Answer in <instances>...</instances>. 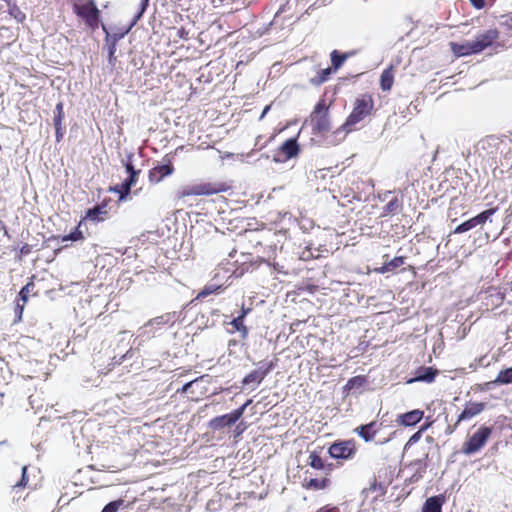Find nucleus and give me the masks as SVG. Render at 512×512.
Instances as JSON below:
<instances>
[{
  "instance_id": "1",
  "label": "nucleus",
  "mask_w": 512,
  "mask_h": 512,
  "mask_svg": "<svg viewBox=\"0 0 512 512\" xmlns=\"http://www.w3.org/2000/svg\"><path fill=\"white\" fill-rule=\"evenodd\" d=\"M372 109L373 100L371 96H363L361 98H357L354 103L352 112L347 117L342 126L336 130V133H339L340 131H344L345 133L353 131L355 125L361 122L366 116H368Z\"/></svg>"
},
{
  "instance_id": "2",
  "label": "nucleus",
  "mask_w": 512,
  "mask_h": 512,
  "mask_svg": "<svg viewBox=\"0 0 512 512\" xmlns=\"http://www.w3.org/2000/svg\"><path fill=\"white\" fill-rule=\"evenodd\" d=\"M492 427L481 426L468 440L463 444L462 453L472 455L479 452L487 443L492 434Z\"/></svg>"
},
{
  "instance_id": "3",
  "label": "nucleus",
  "mask_w": 512,
  "mask_h": 512,
  "mask_svg": "<svg viewBox=\"0 0 512 512\" xmlns=\"http://www.w3.org/2000/svg\"><path fill=\"white\" fill-rule=\"evenodd\" d=\"M311 123L314 133L324 134L331 129L328 107L324 100H321L316 104L311 114Z\"/></svg>"
},
{
  "instance_id": "4",
  "label": "nucleus",
  "mask_w": 512,
  "mask_h": 512,
  "mask_svg": "<svg viewBox=\"0 0 512 512\" xmlns=\"http://www.w3.org/2000/svg\"><path fill=\"white\" fill-rule=\"evenodd\" d=\"M252 403V400H247L242 406L235 409L229 414L214 417L208 423V426L212 430H221L225 427H230L235 424L244 414L245 409Z\"/></svg>"
},
{
  "instance_id": "5",
  "label": "nucleus",
  "mask_w": 512,
  "mask_h": 512,
  "mask_svg": "<svg viewBox=\"0 0 512 512\" xmlns=\"http://www.w3.org/2000/svg\"><path fill=\"white\" fill-rule=\"evenodd\" d=\"M227 190V186L223 183H200L184 188L179 192L178 197L198 195H213Z\"/></svg>"
},
{
  "instance_id": "6",
  "label": "nucleus",
  "mask_w": 512,
  "mask_h": 512,
  "mask_svg": "<svg viewBox=\"0 0 512 512\" xmlns=\"http://www.w3.org/2000/svg\"><path fill=\"white\" fill-rule=\"evenodd\" d=\"M74 12L81 18L85 19L86 24L91 28H97L99 22V10L94 0H89L88 3L79 5L74 3Z\"/></svg>"
},
{
  "instance_id": "7",
  "label": "nucleus",
  "mask_w": 512,
  "mask_h": 512,
  "mask_svg": "<svg viewBox=\"0 0 512 512\" xmlns=\"http://www.w3.org/2000/svg\"><path fill=\"white\" fill-rule=\"evenodd\" d=\"M502 144L503 141L499 137L490 135L477 143L476 151L484 157H494L500 151Z\"/></svg>"
},
{
  "instance_id": "8",
  "label": "nucleus",
  "mask_w": 512,
  "mask_h": 512,
  "mask_svg": "<svg viewBox=\"0 0 512 512\" xmlns=\"http://www.w3.org/2000/svg\"><path fill=\"white\" fill-rule=\"evenodd\" d=\"M299 145L295 138L287 139L279 148L278 153L274 155L273 161L276 163L285 162L288 159L296 157L299 153Z\"/></svg>"
},
{
  "instance_id": "9",
  "label": "nucleus",
  "mask_w": 512,
  "mask_h": 512,
  "mask_svg": "<svg viewBox=\"0 0 512 512\" xmlns=\"http://www.w3.org/2000/svg\"><path fill=\"white\" fill-rule=\"evenodd\" d=\"M355 444L353 441L336 442L329 447V454L335 459H350L355 454Z\"/></svg>"
},
{
  "instance_id": "10",
  "label": "nucleus",
  "mask_w": 512,
  "mask_h": 512,
  "mask_svg": "<svg viewBox=\"0 0 512 512\" xmlns=\"http://www.w3.org/2000/svg\"><path fill=\"white\" fill-rule=\"evenodd\" d=\"M499 33L495 29L487 30L475 37L473 41L474 49L477 53L483 51L485 48L491 46L498 38Z\"/></svg>"
},
{
  "instance_id": "11",
  "label": "nucleus",
  "mask_w": 512,
  "mask_h": 512,
  "mask_svg": "<svg viewBox=\"0 0 512 512\" xmlns=\"http://www.w3.org/2000/svg\"><path fill=\"white\" fill-rule=\"evenodd\" d=\"M485 408L486 404L483 402H468L463 411L459 414L456 424L472 419L483 412Z\"/></svg>"
},
{
  "instance_id": "12",
  "label": "nucleus",
  "mask_w": 512,
  "mask_h": 512,
  "mask_svg": "<svg viewBox=\"0 0 512 512\" xmlns=\"http://www.w3.org/2000/svg\"><path fill=\"white\" fill-rule=\"evenodd\" d=\"M381 424L377 421H372L368 424L360 425L355 428L354 432L358 434L365 442L373 440L376 433L380 430Z\"/></svg>"
},
{
  "instance_id": "13",
  "label": "nucleus",
  "mask_w": 512,
  "mask_h": 512,
  "mask_svg": "<svg viewBox=\"0 0 512 512\" xmlns=\"http://www.w3.org/2000/svg\"><path fill=\"white\" fill-rule=\"evenodd\" d=\"M174 167L171 162L157 165L149 173V179L151 182L159 183L164 177L169 176L173 173Z\"/></svg>"
},
{
  "instance_id": "14",
  "label": "nucleus",
  "mask_w": 512,
  "mask_h": 512,
  "mask_svg": "<svg viewBox=\"0 0 512 512\" xmlns=\"http://www.w3.org/2000/svg\"><path fill=\"white\" fill-rule=\"evenodd\" d=\"M424 412L419 409L398 415L397 422L403 426H414L421 421Z\"/></svg>"
},
{
  "instance_id": "15",
  "label": "nucleus",
  "mask_w": 512,
  "mask_h": 512,
  "mask_svg": "<svg viewBox=\"0 0 512 512\" xmlns=\"http://www.w3.org/2000/svg\"><path fill=\"white\" fill-rule=\"evenodd\" d=\"M437 375V370L433 367H420L414 378L407 381V383L413 382H426L431 383L434 381Z\"/></svg>"
},
{
  "instance_id": "16",
  "label": "nucleus",
  "mask_w": 512,
  "mask_h": 512,
  "mask_svg": "<svg viewBox=\"0 0 512 512\" xmlns=\"http://www.w3.org/2000/svg\"><path fill=\"white\" fill-rule=\"evenodd\" d=\"M451 50L458 57L477 54L473 46V41H467L462 44L451 43Z\"/></svg>"
},
{
  "instance_id": "17",
  "label": "nucleus",
  "mask_w": 512,
  "mask_h": 512,
  "mask_svg": "<svg viewBox=\"0 0 512 512\" xmlns=\"http://www.w3.org/2000/svg\"><path fill=\"white\" fill-rule=\"evenodd\" d=\"M176 321V315L175 313H167L158 317H155L151 319L146 325L147 327H155V328H161L164 325H173Z\"/></svg>"
},
{
  "instance_id": "18",
  "label": "nucleus",
  "mask_w": 512,
  "mask_h": 512,
  "mask_svg": "<svg viewBox=\"0 0 512 512\" xmlns=\"http://www.w3.org/2000/svg\"><path fill=\"white\" fill-rule=\"evenodd\" d=\"M444 501L445 499L442 495L430 497L425 501L422 512H442Z\"/></svg>"
},
{
  "instance_id": "19",
  "label": "nucleus",
  "mask_w": 512,
  "mask_h": 512,
  "mask_svg": "<svg viewBox=\"0 0 512 512\" xmlns=\"http://www.w3.org/2000/svg\"><path fill=\"white\" fill-rule=\"evenodd\" d=\"M137 175H129L120 186H116L114 191L119 193V198L122 200L125 196H127L131 190V187L136 183Z\"/></svg>"
},
{
  "instance_id": "20",
  "label": "nucleus",
  "mask_w": 512,
  "mask_h": 512,
  "mask_svg": "<svg viewBox=\"0 0 512 512\" xmlns=\"http://www.w3.org/2000/svg\"><path fill=\"white\" fill-rule=\"evenodd\" d=\"M512 384V367L501 370L497 377L488 383V385H508Z\"/></svg>"
},
{
  "instance_id": "21",
  "label": "nucleus",
  "mask_w": 512,
  "mask_h": 512,
  "mask_svg": "<svg viewBox=\"0 0 512 512\" xmlns=\"http://www.w3.org/2000/svg\"><path fill=\"white\" fill-rule=\"evenodd\" d=\"M394 82V74L392 67L385 69L380 77V87L383 91H389Z\"/></svg>"
},
{
  "instance_id": "22",
  "label": "nucleus",
  "mask_w": 512,
  "mask_h": 512,
  "mask_svg": "<svg viewBox=\"0 0 512 512\" xmlns=\"http://www.w3.org/2000/svg\"><path fill=\"white\" fill-rule=\"evenodd\" d=\"M427 458H428V454H426L423 459H418L411 463V466L415 467V473L412 476L413 479L418 480V479L422 478L423 474L426 472Z\"/></svg>"
},
{
  "instance_id": "23",
  "label": "nucleus",
  "mask_w": 512,
  "mask_h": 512,
  "mask_svg": "<svg viewBox=\"0 0 512 512\" xmlns=\"http://www.w3.org/2000/svg\"><path fill=\"white\" fill-rule=\"evenodd\" d=\"M348 57V53H340L338 50H333L330 54L333 70H338Z\"/></svg>"
},
{
  "instance_id": "24",
  "label": "nucleus",
  "mask_w": 512,
  "mask_h": 512,
  "mask_svg": "<svg viewBox=\"0 0 512 512\" xmlns=\"http://www.w3.org/2000/svg\"><path fill=\"white\" fill-rule=\"evenodd\" d=\"M402 207H403L402 202L397 197H395V198L391 199L386 204V206L384 207L385 215H387V214H391V215L398 214V213L401 212Z\"/></svg>"
},
{
  "instance_id": "25",
  "label": "nucleus",
  "mask_w": 512,
  "mask_h": 512,
  "mask_svg": "<svg viewBox=\"0 0 512 512\" xmlns=\"http://www.w3.org/2000/svg\"><path fill=\"white\" fill-rule=\"evenodd\" d=\"M277 358H274L271 361H261L258 363V368L256 371H259V373H263L262 377L263 379L276 367L277 365Z\"/></svg>"
},
{
  "instance_id": "26",
  "label": "nucleus",
  "mask_w": 512,
  "mask_h": 512,
  "mask_svg": "<svg viewBox=\"0 0 512 512\" xmlns=\"http://www.w3.org/2000/svg\"><path fill=\"white\" fill-rule=\"evenodd\" d=\"M102 214H106L105 206L96 205L93 208L87 210L86 219L99 221L102 220L100 217Z\"/></svg>"
},
{
  "instance_id": "27",
  "label": "nucleus",
  "mask_w": 512,
  "mask_h": 512,
  "mask_svg": "<svg viewBox=\"0 0 512 512\" xmlns=\"http://www.w3.org/2000/svg\"><path fill=\"white\" fill-rule=\"evenodd\" d=\"M262 374L263 373H259V371H256V369L251 371L243 378L242 384L246 386L250 384L259 385L264 380Z\"/></svg>"
},
{
  "instance_id": "28",
  "label": "nucleus",
  "mask_w": 512,
  "mask_h": 512,
  "mask_svg": "<svg viewBox=\"0 0 512 512\" xmlns=\"http://www.w3.org/2000/svg\"><path fill=\"white\" fill-rule=\"evenodd\" d=\"M230 324L236 331L241 333V337L243 339H245L248 336V329L244 325L243 315H239L238 317L234 318Z\"/></svg>"
},
{
  "instance_id": "29",
  "label": "nucleus",
  "mask_w": 512,
  "mask_h": 512,
  "mask_svg": "<svg viewBox=\"0 0 512 512\" xmlns=\"http://www.w3.org/2000/svg\"><path fill=\"white\" fill-rule=\"evenodd\" d=\"M497 211V208L487 209L475 217H472L476 226L483 225L492 215H494Z\"/></svg>"
},
{
  "instance_id": "30",
  "label": "nucleus",
  "mask_w": 512,
  "mask_h": 512,
  "mask_svg": "<svg viewBox=\"0 0 512 512\" xmlns=\"http://www.w3.org/2000/svg\"><path fill=\"white\" fill-rule=\"evenodd\" d=\"M404 262H405V258L404 257H402V256L395 257L391 261H389L388 263H385L384 266L382 267L381 271L382 272L393 271V270L401 267L404 264Z\"/></svg>"
},
{
  "instance_id": "31",
  "label": "nucleus",
  "mask_w": 512,
  "mask_h": 512,
  "mask_svg": "<svg viewBox=\"0 0 512 512\" xmlns=\"http://www.w3.org/2000/svg\"><path fill=\"white\" fill-rule=\"evenodd\" d=\"M329 479L323 478V479H317V478H311L307 484L306 487L309 489L314 490H321L328 486Z\"/></svg>"
},
{
  "instance_id": "32",
  "label": "nucleus",
  "mask_w": 512,
  "mask_h": 512,
  "mask_svg": "<svg viewBox=\"0 0 512 512\" xmlns=\"http://www.w3.org/2000/svg\"><path fill=\"white\" fill-rule=\"evenodd\" d=\"M475 227H477V226H476L473 218H471V219L461 223L460 225H458L454 229L453 233L454 234H462V233H465V232H467V231H469V230H471V229H473Z\"/></svg>"
},
{
  "instance_id": "33",
  "label": "nucleus",
  "mask_w": 512,
  "mask_h": 512,
  "mask_svg": "<svg viewBox=\"0 0 512 512\" xmlns=\"http://www.w3.org/2000/svg\"><path fill=\"white\" fill-rule=\"evenodd\" d=\"M148 3H149V0H141L140 1L139 11L133 17V20H132V22L130 24L129 29L131 27H133L140 20V18L142 17L143 13L146 11V9L148 7Z\"/></svg>"
},
{
  "instance_id": "34",
  "label": "nucleus",
  "mask_w": 512,
  "mask_h": 512,
  "mask_svg": "<svg viewBox=\"0 0 512 512\" xmlns=\"http://www.w3.org/2000/svg\"><path fill=\"white\" fill-rule=\"evenodd\" d=\"M309 464L315 469H324L325 465L321 457L316 453L312 452L309 456Z\"/></svg>"
},
{
  "instance_id": "35",
  "label": "nucleus",
  "mask_w": 512,
  "mask_h": 512,
  "mask_svg": "<svg viewBox=\"0 0 512 512\" xmlns=\"http://www.w3.org/2000/svg\"><path fill=\"white\" fill-rule=\"evenodd\" d=\"M365 383V378L363 376H355L348 380L346 387L351 390L355 387H362Z\"/></svg>"
},
{
  "instance_id": "36",
  "label": "nucleus",
  "mask_w": 512,
  "mask_h": 512,
  "mask_svg": "<svg viewBox=\"0 0 512 512\" xmlns=\"http://www.w3.org/2000/svg\"><path fill=\"white\" fill-rule=\"evenodd\" d=\"M34 289V283L32 281L28 282L19 292V296L21 300L26 303L28 300L29 293Z\"/></svg>"
},
{
  "instance_id": "37",
  "label": "nucleus",
  "mask_w": 512,
  "mask_h": 512,
  "mask_svg": "<svg viewBox=\"0 0 512 512\" xmlns=\"http://www.w3.org/2000/svg\"><path fill=\"white\" fill-rule=\"evenodd\" d=\"M123 505V500L111 501L104 506L101 512H117Z\"/></svg>"
},
{
  "instance_id": "38",
  "label": "nucleus",
  "mask_w": 512,
  "mask_h": 512,
  "mask_svg": "<svg viewBox=\"0 0 512 512\" xmlns=\"http://www.w3.org/2000/svg\"><path fill=\"white\" fill-rule=\"evenodd\" d=\"M332 72V68L328 67L326 69H322L319 74H318V78L317 80L313 79L312 82L315 83V84H322L324 83L325 81L328 80L329 78V75L331 74Z\"/></svg>"
},
{
  "instance_id": "39",
  "label": "nucleus",
  "mask_w": 512,
  "mask_h": 512,
  "mask_svg": "<svg viewBox=\"0 0 512 512\" xmlns=\"http://www.w3.org/2000/svg\"><path fill=\"white\" fill-rule=\"evenodd\" d=\"M83 239L82 231L79 230V227H77L73 232L69 233L68 235H65L62 238L63 242L67 241H78Z\"/></svg>"
},
{
  "instance_id": "40",
  "label": "nucleus",
  "mask_w": 512,
  "mask_h": 512,
  "mask_svg": "<svg viewBox=\"0 0 512 512\" xmlns=\"http://www.w3.org/2000/svg\"><path fill=\"white\" fill-rule=\"evenodd\" d=\"M201 379H202V378H197V379H195V380H193V381H190V382H188V383L184 384L180 389H177V393H189V392L193 393V390H192V389H193V387H194L195 385H197V383H198Z\"/></svg>"
},
{
  "instance_id": "41",
  "label": "nucleus",
  "mask_w": 512,
  "mask_h": 512,
  "mask_svg": "<svg viewBox=\"0 0 512 512\" xmlns=\"http://www.w3.org/2000/svg\"><path fill=\"white\" fill-rule=\"evenodd\" d=\"M28 477H27V466L22 467V475L21 479L14 485V488H22L27 485Z\"/></svg>"
},
{
  "instance_id": "42",
  "label": "nucleus",
  "mask_w": 512,
  "mask_h": 512,
  "mask_svg": "<svg viewBox=\"0 0 512 512\" xmlns=\"http://www.w3.org/2000/svg\"><path fill=\"white\" fill-rule=\"evenodd\" d=\"M132 157H133L132 155H129V156H128V159H127V161L125 162V164H124V165H125L126 171H127V173H128L129 175H132V174H134V175H138V173H139L140 171H139V170H136V169L134 168V165H133V163H132Z\"/></svg>"
},
{
  "instance_id": "43",
  "label": "nucleus",
  "mask_w": 512,
  "mask_h": 512,
  "mask_svg": "<svg viewBox=\"0 0 512 512\" xmlns=\"http://www.w3.org/2000/svg\"><path fill=\"white\" fill-rule=\"evenodd\" d=\"M10 14L18 21L23 22L25 20V14L20 11V9L16 6L10 9Z\"/></svg>"
},
{
  "instance_id": "44",
  "label": "nucleus",
  "mask_w": 512,
  "mask_h": 512,
  "mask_svg": "<svg viewBox=\"0 0 512 512\" xmlns=\"http://www.w3.org/2000/svg\"><path fill=\"white\" fill-rule=\"evenodd\" d=\"M115 52H116V43H115V41H113V42L109 45V47H108L109 63H110L111 65H114V64H115V61H116Z\"/></svg>"
},
{
  "instance_id": "45",
  "label": "nucleus",
  "mask_w": 512,
  "mask_h": 512,
  "mask_svg": "<svg viewBox=\"0 0 512 512\" xmlns=\"http://www.w3.org/2000/svg\"><path fill=\"white\" fill-rule=\"evenodd\" d=\"M219 287L214 288L213 286H206L200 293L199 297H206L212 293H214Z\"/></svg>"
},
{
  "instance_id": "46",
  "label": "nucleus",
  "mask_w": 512,
  "mask_h": 512,
  "mask_svg": "<svg viewBox=\"0 0 512 512\" xmlns=\"http://www.w3.org/2000/svg\"><path fill=\"white\" fill-rule=\"evenodd\" d=\"M421 436H422L421 431H417L416 433H414V434L409 438V440H408V442H407L406 446H410V445H413V444L417 443V442L420 440Z\"/></svg>"
},
{
  "instance_id": "47",
  "label": "nucleus",
  "mask_w": 512,
  "mask_h": 512,
  "mask_svg": "<svg viewBox=\"0 0 512 512\" xmlns=\"http://www.w3.org/2000/svg\"><path fill=\"white\" fill-rule=\"evenodd\" d=\"M476 9H482L485 6V0H470Z\"/></svg>"
},
{
  "instance_id": "48",
  "label": "nucleus",
  "mask_w": 512,
  "mask_h": 512,
  "mask_svg": "<svg viewBox=\"0 0 512 512\" xmlns=\"http://www.w3.org/2000/svg\"><path fill=\"white\" fill-rule=\"evenodd\" d=\"M64 118V114H55L54 116V126H62V121Z\"/></svg>"
},
{
  "instance_id": "49",
  "label": "nucleus",
  "mask_w": 512,
  "mask_h": 512,
  "mask_svg": "<svg viewBox=\"0 0 512 512\" xmlns=\"http://www.w3.org/2000/svg\"><path fill=\"white\" fill-rule=\"evenodd\" d=\"M317 512H340L338 507H330V506H324L320 508Z\"/></svg>"
},
{
  "instance_id": "50",
  "label": "nucleus",
  "mask_w": 512,
  "mask_h": 512,
  "mask_svg": "<svg viewBox=\"0 0 512 512\" xmlns=\"http://www.w3.org/2000/svg\"><path fill=\"white\" fill-rule=\"evenodd\" d=\"M55 135H56V140L59 142L63 137L62 126H55Z\"/></svg>"
},
{
  "instance_id": "51",
  "label": "nucleus",
  "mask_w": 512,
  "mask_h": 512,
  "mask_svg": "<svg viewBox=\"0 0 512 512\" xmlns=\"http://www.w3.org/2000/svg\"><path fill=\"white\" fill-rule=\"evenodd\" d=\"M30 252H31V246L29 244H24L20 249V253L22 255H28Z\"/></svg>"
},
{
  "instance_id": "52",
  "label": "nucleus",
  "mask_w": 512,
  "mask_h": 512,
  "mask_svg": "<svg viewBox=\"0 0 512 512\" xmlns=\"http://www.w3.org/2000/svg\"><path fill=\"white\" fill-rule=\"evenodd\" d=\"M64 114V111H63V103L62 102H59L57 105H56V108H55V114Z\"/></svg>"
},
{
  "instance_id": "53",
  "label": "nucleus",
  "mask_w": 512,
  "mask_h": 512,
  "mask_svg": "<svg viewBox=\"0 0 512 512\" xmlns=\"http://www.w3.org/2000/svg\"><path fill=\"white\" fill-rule=\"evenodd\" d=\"M269 110H270V106L268 105V106H266V107L263 109L262 114L260 115V118H259V119H260V120H262V119L265 117V115L267 114V112H268Z\"/></svg>"
},
{
  "instance_id": "54",
  "label": "nucleus",
  "mask_w": 512,
  "mask_h": 512,
  "mask_svg": "<svg viewBox=\"0 0 512 512\" xmlns=\"http://www.w3.org/2000/svg\"><path fill=\"white\" fill-rule=\"evenodd\" d=\"M250 312V308H245L244 306H242V309H241V314L240 315H243V319L245 318V316Z\"/></svg>"
},
{
  "instance_id": "55",
  "label": "nucleus",
  "mask_w": 512,
  "mask_h": 512,
  "mask_svg": "<svg viewBox=\"0 0 512 512\" xmlns=\"http://www.w3.org/2000/svg\"><path fill=\"white\" fill-rule=\"evenodd\" d=\"M429 426H430V424H424L421 426V428L418 431H421V433H423Z\"/></svg>"
},
{
  "instance_id": "56",
  "label": "nucleus",
  "mask_w": 512,
  "mask_h": 512,
  "mask_svg": "<svg viewBox=\"0 0 512 512\" xmlns=\"http://www.w3.org/2000/svg\"><path fill=\"white\" fill-rule=\"evenodd\" d=\"M22 310H23V307H20V308L18 309V312H20V313H19V319H21Z\"/></svg>"
},
{
  "instance_id": "57",
  "label": "nucleus",
  "mask_w": 512,
  "mask_h": 512,
  "mask_svg": "<svg viewBox=\"0 0 512 512\" xmlns=\"http://www.w3.org/2000/svg\"><path fill=\"white\" fill-rule=\"evenodd\" d=\"M391 193H392L391 191H387V192H385V193H384V197H383V199L387 198V195H389V194H391Z\"/></svg>"
},
{
  "instance_id": "58",
  "label": "nucleus",
  "mask_w": 512,
  "mask_h": 512,
  "mask_svg": "<svg viewBox=\"0 0 512 512\" xmlns=\"http://www.w3.org/2000/svg\"><path fill=\"white\" fill-rule=\"evenodd\" d=\"M340 133H343L344 135H342V138H345V135H346L347 133H345L344 131H340L339 133H336V132H335V134H336V135H339Z\"/></svg>"
},
{
  "instance_id": "59",
  "label": "nucleus",
  "mask_w": 512,
  "mask_h": 512,
  "mask_svg": "<svg viewBox=\"0 0 512 512\" xmlns=\"http://www.w3.org/2000/svg\"><path fill=\"white\" fill-rule=\"evenodd\" d=\"M352 199H357V200H359V197H357V196H356V194H353V195H352Z\"/></svg>"
},
{
  "instance_id": "60",
  "label": "nucleus",
  "mask_w": 512,
  "mask_h": 512,
  "mask_svg": "<svg viewBox=\"0 0 512 512\" xmlns=\"http://www.w3.org/2000/svg\"><path fill=\"white\" fill-rule=\"evenodd\" d=\"M180 36H181V37H183V36H184V30H182V31H181V35H180Z\"/></svg>"
},
{
  "instance_id": "61",
  "label": "nucleus",
  "mask_w": 512,
  "mask_h": 512,
  "mask_svg": "<svg viewBox=\"0 0 512 512\" xmlns=\"http://www.w3.org/2000/svg\"><path fill=\"white\" fill-rule=\"evenodd\" d=\"M385 442H387V440L381 441L379 444H384Z\"/></svg>"
},
{
  "instance_id": "62",
  "label": "nucleus",
  "mask_w": 512,
  "mask_h": 512,
  "mask_svg": "<svg viewBox=\"0 0 512 512\" xmlns=\"http://www.w3.org/2000/svg\"><path fill=\"white\" fill-rule=\"evenodd\" d=\"M511 329H512V324H511Z\"/></svg>"
}]
</instances>
